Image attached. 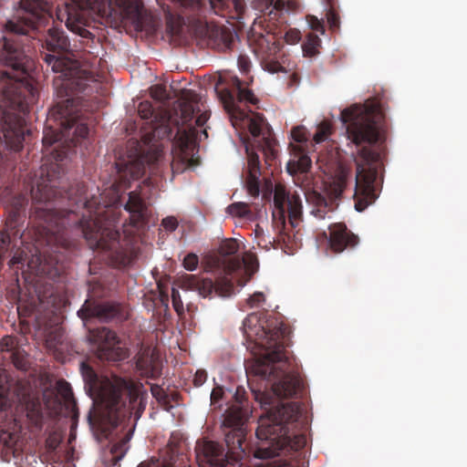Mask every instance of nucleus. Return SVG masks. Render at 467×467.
I'll return each instance as SVG.
<instances>
[{"label":"nucleus","instance_id":"nucleus-1","mask_svg":"<svg viewBox=\"0 0 467 467\" xmlns=\"http://www.w3.org/2000/svg\"><path fill=\"white\" fill-rule=\"evenodd\" d=\"M45 44L47 50L55 54L44 53L42 59L58 75L53 80L57 100L47 115L43 145L47 148L70 140L76 146L88 137L90 115L99 108L79 94H88L93 89L91 84L97 85V81L78 60L65 55L70 50V43L62 29L49 28Z\"/></svg>","mask_w":467,"mask_h":467},{"label":"nucleus","instance_id":"nucleus-2","mask_svg":"<svg viewBox=\"0 0 467 467\" xmlns=\"http://www.w3.org/2000/svg\"><path fill=\"white\" fill-rule=\"evenodd\" d=\"M244 331L246 337L262 349V353L246 364V373L271 381L277 398H293L301 388V379L298 365L285 350L289 327L277 318L259 312L247 316Z\"/></svg>","mask_w":467,"mask_h":467},{"label":"nucleus","instance_id":"nucleus-3","mask_svg":"<svg viewBox=\"0 0 467 467\" xmlns=\"http://www.w3.org/2000/svg\"><path fill=\"white\" fill-rule=\"evenodd\" d=\"M233 88L236 89V96L228 88L217 91L223 107L234 127H247L253 140L246 143L245 151L248 160V172L261 173L260 161L254 148L263 151L266 158L275 157V140L271 137L268 130H264L265 119L261 114L252 110L246 111L240 107V103L256 105L257 98L252 90L243 87L238 78L233 79Z\"/></svg>","mask_w":467,"mask_h":467},{"label":"nucleus","instance_id":"nucleus-4","mask_svg":"<svg viewBox=\"0 0 467 467\" xmlns=\"http://www.w3.org/2000/svg\"><path fill=\"white\" fill-rule=\"evenodd\" d=\"M303 410L297 402L277 405L259 419L256 437L260 441L254 457L262 460L275 458L285 447L298 451L306 446V437L297 433Z\"/></svg>","mask_w":467,"mask_h":467},{"label":"nucleus","instance_id":"nucleus-5","mask_svg":"<svg viewBox=\"0 0 467 467\" xmlns=\"http://www.w3.org/2000/svg\"><path fill=\"white\" fill-rule=\"evenodd\" d=\"M81 373L90 388H98V396L102 407L113 424L119 417L134 415L135 422L146 409L148 393L143 385L132 379L112 376L99 380L96 371L86 363H81Z\"/></svg>","mask_w":467,"mask_h":467},{"label":"nucleus","instance_id":"nucleus-6","mask_svg":"<svg viewBox=\"0 0 467 467\" xmlns=\"http://www.w3.org/2000/svg\"><path fill=\"white\" fill-rule=\"evenodd\" d=\"M19 412L25 414L31 426L42 429V404L31 385L25 381L7 382V386L0 384V441L6 447L17 441L21 429Z\"/></svg>","mask_w":467,"mask_h":467},{"label":"nucleus","instance_id":"nucleus-7","mask_svg":"<svg viewBox=\"0 0 467 467\" xmlns=\"http://www.w3.org/2000/svg\"><path fill=\"white\" fill-rule=\"evenodd\" d=\"M69 145L56 148L52 151L55 165L47 170V179L37 182L36 188L32 190V198L35 202L33 215L41 223L40 225L51 234H59L69 223V216L75 214L72 211L57 210L51 205V202L58 198L73 200L74 189L62 192L57 185L56 179L63 172L58 162L63 161L67 156Z\"/></svg>","mask_w":467,"mask_h":467},{"label":"nucleus","instance_id":"nucleus-8","mask_svg":"<svg viewBox=\"0 0 467 467\" xmlns=\"http://www.w3.org/2000/svg\"><path fill=\"white\" fill-rule=\"evenodd\" d=\"M296 160H290L287 162L286 170L294 177L296 184L304 189L306 200L312 206L311 213L318 218L324 219L328 213L333 212L337 207L338 201L348 183V172L344 169H339L337 173L324 183L326 195L316 190L306 189L309 185L307 172L312 166L310 157L298 149Z\"/></svg>","mask_w":467,"mask_h":467},{"label":"nucleus","instance_id":"nucleus-9","mask_svg":"<svg viewBox=\"0 0 467 467\" xmlns=\"http://www.w3.org/2000/svg\"><path fill=\"white\" fill-rule=\"evenodd\" d=\"M300 38V32L295 28L286 30L283 21L252 26L247 35L249 47L260 61L262 67L272 74L285 71L278 61L282 48L281 40L285 39L287 44L294 45Z\"/></svg>","mask_w":467,"mask_h":467},{"label":"nucleus","instance_id":"nucleus-10","mask_svg":"<svg viewBox=\"0 0 467 467\" xmlns=\"http://www.w3.org/2000/svg\"><path fill=\"white\" fill-rule=\"evenodd\" d=\"M119 218L100 225L97 221L83 224V236L91 249H100L108 254L111 264L118 268L126 267L135 258L130 239H120L116 229Z\"/></svg>","mask_w":467,"mask_h":467},{"label":"nucleus","instance_id":"nucleus-11","mask_svg":"<svg viewBox=\"0 0 467 467\" xmlns=\"http://www.w3.org/2000/svg\"><path fill=\"white\" fill-rule=\"evenodd\" d=\"M356 164L354 206L358 212H363L379 197L377 180L382 168L381 154L369 147H362Z\"/></svg>","mask_w":467,"mask_h":467},{"label":"nucleus","instance_id":"nucleus-12","mask_svg":"<svg viewBox=\"0 0 467 467\" xmlns=\"http://www.w3.org/2000/svg\"><path fill=\"white\" fill-rule=\"evenodd\" d=\"M340 119L347 125L346 132L356 145L375 144L379 139V122L383 114L378 104L353 105L341 111Z\"/></svg>","mask_w":467,"mask_h":467},{"label":"nucleus","instance_id":"nucleus-13","mask_svg":"<svg viewBox=\"0 0 467 467\" xmlns=\"http://www.w3.org/2000/svg\"><path fill=\"white\" fill-rule=\"evenodd\" d=\"M274 203L280 213L278 221L274 214L275 224L279 229L278 242L287 246L296 245V234H291L285 220V211L288 213V224L291 230L296 229L302 217V201L296 192H289L284 187L278 185L275 189Z\"/></svg>","mask_w":467,"mask_h":467},{"label":"nucleus","instance_id":"nucleus-14","mask_svg":"<svg viewBox=\"0 0 467 467\" xmlns=\"http://www.w3.org/2000/svg\"><path fill=\"white\" fill-rule=\"evenodd\" d=\"M162 149L160 145L150 149L146 154L136 152L133 156H129L127 161L116 162L118 178L116 186L118 188H129L130 180H138L144 173L146 166L150 169H155L162 158Z\"/></svg>","mask_w":467,"mask_h":467},{"label":"nucleus","instance_id":"nucleus-15","mask_svg":"<svg viewBox=\"0 0 467 467\" xmlns=\"http://www.w3.org/2000/svg\"><path fill=\"white\" fill-rule=\"evenodd\" d=\"M88 338L101 360L115 362L127 357L126 349L119 346L117 334L108 327L89 329Z\"/></svg>","mask_w":467,"mask_h":467},{"label":"nucleus","instance_id":"nucleus-16","mask_svg":"<svg viewBox=\"0 0 467 467\" xmlns=\"http://www.w3.org/2000/svg\"><path fill=\"white\" fill-rule=\"evenodd\" d=\"M78 316L87 324L92 318L100 322H109L124 317L122 306L116 302L88 298L78 311Z\"/></svg>","mask_w":467,"mask_h":467},{"label":"nucleus","instance_id":"nucleus-17","mask_svg":"<svg viewBox=\"0 0 467 467\" xmlns=\"http://www.w3.org/2000/svg\"><path fill=\"white\" fill-rule=\"evenodd\" d=\"M194 34L208 47L219 51L231 50L234 44V36L230 29L204 23L200 19L194 26Z\"/></svg>","mask_w":467,"mask_h":467},{"label":"nucleus","instance_id":"nucleus-18","mask_svg":"<svg viewBox=\"0 0 467 467\" xmlns=\"http://www.w3.org/2000/svg\"><path fill=\"white\" fill-rule=\"evenodd\" d=\"M218 275L215 282L209 278L201 279L196 275H187L184 277L185 285L190 289L198 291L199 295L203 297L211 296L213 291L219 292L222 296L230 294L234 289L230 275L220 272H218Z\"/></svg>","mask_w":467,"mask_h":467},{"label":"nucleus","instance_id":"nucleus-19","mask_svg":"<svg viewBox=\"0 0 467 467\" xmlns=\"http://www.w3.org/2000/svg\"><path fill=\"white\" fill-rule=\"evenodd\" d=\"M244 413L239 407L231 409L226 415L223 426L229 429L224 433L225 443L230 451L241 450L243 451V442L245 437L244 424Z\"/></svg>","mask_w":467,"mask_h":467},{"label":"nucleus","instance_id":"nucleus-20","mask_svg":"<svg viewBox=\"0 0 467 467\" xmlns=\"http://www.w3.org/2000/svg\"><path fill=\"white\" fill-rule=\"evenodd\" d=\"M11 256L7 262L8 268L16 274L23 270L26 265L31 272H38L42 262L41 254L38 250L29 249V247H16V244H10L7 257Z\"/></svg>","mask_w":467,"mask_h":467},{"label":"nucleus","instance_id":"nucleus-21","mask_svg":"<svg viewBox=\"0 0 467 467\" xmlns=\"http://www.w3.org/2000/svg\"><path fill=\"white\" fill-rule=\"evenodd\" d=\"M239 250V244L235 239H226L219 246V256L213 261V272H220L231 276L236 270L241 268V259L234 256Z\"/></svg>","mask_w":467,"mask_h":467},{"label":"nucleus","instance_id":"nucleus-22","mask_svg":"<svg viewBox=\"0 0 467 467\" xmlns=\"http://www.w3.org/2000/svg\"><path fill=\"white\" fill-rule=\"evenodd\" d=\"M297 3L296 1L284 0H255L254 2V7L264 15V17H260L258 22H254L253 26L257 25L265 26L268 23H275L278 20L277 16H280L281 12L284 10L294 11L297 8Z\"/></svg>","mask_w":467,"mask_h":467},{"label":"nucleus","instance_id":"nucleus-23","mask_svg":"<svg viewBox=\"0 0 467 467\" xmlns=\"http://www.w3.org/2000/svg\"><path fill=\"white\" fill-rule=\"evenodd\" d=\"M328 230L329 248L335 254L342 253L345 249H351L359 242L358 236L348 229L345 223L331 224Z\"/></svg>","mask_w":467,"mask_h":467},{"label":"nucleus","instance_id":"nucleus-24","mask_svg":"<svg viewBox=\"0 0 467 467\" xmlns=\"http://www.w3.org/2000/svg\"><path fill=\"white\" fill-rule=\"evenodd\" d=\"M196 455L202 463L211 467H226L228 463L227 453L218 442L204 441L196 445Z\"/></svg>","mask_w":467,"mask_h":467},{"label":"nucleus","instance_id":"nucleus-25","mask_svg":"<svg viewBox=\"0 0 467 467\" xmlns=\"http://www.w3.org/2000/svg\"><path fill=\"white\" fill-rule=\"evenodd\" d=\"M124 209L130 213V224L136 230L144 226L147 221L148 206L138 191H132L129 193V200L124 205Z\"/></svg>","mask_w":467,"mask_h":467},{"label":"nucleus","instance_id":"nucleus-26","mask_svg":"<svg viewBox=\"0 0 467 467\" xmlns=\"http://www.w3.org/2000/svg\"><path fill=\"white\" fill-rule=\"evenodd\" d=\"M77 192L79 193V201H84V206L88 212V215H82V218L78 220V225L83 233V224L86 222H94L97 221L99 224L105 225L107 223L113 221L118 218L112 209H103L99 206L96 211H91V206L93 204V201H88L86 198L82 199V195L85 192V186L83 184L77 185ZM76 202H78V200H76ZM96 203V202H94Z\"/></svg>","mask_w":467,"mask_h":467},{"label":"nucleus","instance_id":"nucleus-27","mask_svg":"<svg viewBox=\"0 0 467 467\" xmlns=\"http://www.w3.org/2000/svg\"><path fill=\"white\" fill-rule=\"evenodd\" d=\"M60 397L65 402L73 400V392L70 384L64 379L56 382L55 388H47L43 391V400L48 409H58L61 406Z\"/></svg>","mask_w":467,"mask_h":467},{"label":"nucleus","instance_id":"nucleus-28","mask_svg":"<svg viewBox=\"0 0 467 467\" xmlns=\"http://www.w3.org/2000/svg\"><path fill=\"white\" fill-rule=\"evenodd\" d=\"M214 14L230 19H241L244 12V0H210Z\"/></svg>","mask_w":467,"mask_h":467},{"label":"nucleus","instance_id":"nucleus-29","mask_svg":"<svg viewBox=\"0 0 467 467\" xmlns=\"http://www.w3.org/2000/svg\"><path fill=\"white\" fill-rule=\"evenodd\" d=\"M180 120L172 118L170 111L163 112L161 121L152 130V138L158 140H171L179 133Z\"/></svg>","mask_w":467,"mask_h":467},{"label":"nucleus","instance_id":"nucleus-30","mask_svg":"<svg viewBox=\"0 0 467 467\" xmlns=\"http://www.w3.org/2000/svg\"><path fill=\"white\" fill-rule=\"evenodd\" d=\"M136 368L140 375L148 379H157L161 375V368L153 352L149 349L142 351L137 358Z\"/></svg>","mask_w":467,"mask_h":467},{"label":"nucleus","instance_id":"nucleus-31","mask_svg":"<svg viewBox=\"0 0 467 467\" xmlns=\"http://www.w3.org/2000/svg\"><path fill=\"white\" fill-rule=\"evenodd\" d=\"M102 417L113 427H117L119 426V424L121 423H124L126 421H128L127 425H129V421L130 420H132V427L130 429L129 431V433L126 435V437L124 439H122L120 441H119L118 443L114 444L111 448V453L113 455V458L115 459L116 462L121 460L123 458V456L125 455L126 451H127V443L128 441H130V436L136 427V424L135 423V419H134V415H130L128 414L127 416L125 417H119V420L118 421V423L116 424H113V422L110 421V420L109 419V417L106 415L105 411H102ZM138 422V420L136 421Z\"/></svg>","mask_w":467,"mask_h":467},{"label":"nucleus","instance_id":"nucleus-32","mask_svg":"<svg viewBox=\"0 0 467 467\" xmlns=\"http://www.w3.org/2000/svg\"><path fill=\"white\" fill-rule=\"evenodd\" d=\"M36 327L41 332V336L50 346H56L62 341L64 330L58 324L45 322L40 317H37Z\"/></svg>","mask_w":467,"mask_h":467},{"label":"nucleus","instance_id":"nucleus-33","mask_svg":"<svg viewBox=\"0 0 467 467\" xmlns=\"http://www.w3.org/2000/svg\"><path fill=\"white\" fill-rule=\"evenodd\" d=\"M199 100L197 94H191L190 98L180 103L179 112H176V114H180L182 125H187L196 114L201 112Z\"/></svg>","mask_w":467,"mask_h":467},{"label":"nucleus","instance_id":"nucleus-34","mask_svg":"<svg viewBox=\"0 0 467 467\" xmlns=\"http://www.w3.org/2000/svg\"><path fill=\"white\" fill-rule=\"evenodd\" d=\"M24 213L7 210V218L4 228L0 230V237L7 235L11 244L12 238L17 235L19 228L21 224L24 223Z\"/></svg>","mask_w":467,"mask_h":467},{"label":"nucleus","instance_id":"nucleus-35","mask_svg":"<svg viewBox=\"0 0 467 467\" xmlns=\"http://www.w3.org/2000/svg\"><path fill=\"white\" fill-rule=\"evenodd\" d=\"M12 190L9 187H5L0 193V200L4 201L5 198L10 196L6 210L16 211L25 213V208L27 204V199L26 195L19 193L12 195Z\"/></svg>","mask_w":467,"mask_h":467},{"label":"nucleus","instance_id":"nucleus-36","mask_svg":"<svg viewBox=\"0 0 467 467\" xmlns=\"http://www.w3.org/2000/svg\"><path fill=\"white\" fill-rule=\"evenodd\" d=\"M123 9L129 19H130L136 26L140 25L142 5L139 1L124 0Z\"/></svg>","mask_w":467,"mask_h":467},{"label":"nucleus","instance_id":"nucleus-37","mask_svg":"<svg viewBox=\"0 0 467 467\" xmlns=\"http://www.w3.org/2000/svg\"><path fill=\"white\" fill-rule=\"evenodd\" d=\"M226 211L230 215L234 217L245 218L249 220L254 218V213L251 211L249 204L245 202H234L227 207Z\"/></svg>","mask_w":467,"mask_h":467},{"label":"nucleus","instance_id":"nucleus-38","mask_svg":"<svg viewBox=\"0 0 467 467\" xmlns=\"http://www.w3.org/2000/svg\"><path fill=\"white\" fill-rule=\"evenodd\" d=\"M150 391L152 396L157 400L158 403L166 410H170L173 408L172 404H171V399L169 393L164 390L159 385H151Z\"/></svg>","mask_w":467,"mask_h":467},{"label":"nucleus","instance_id":"nucleus-39","mask_svg":"<svg viewBox=\"0 0 467 467\" xmlns=\"http://www.w3.org/2000/svg\"><path fill=\"white\" fill-rule=\"evenodd\" d=\"M321 45V40L317 35L309 33L306 36V40L303 45V51L309 57L315 56L318 52V47Z\"/></svg>","mask_w":467,"mask_h":467},{"label":"nucleus","instance_id":"nucleus-40","mask_svg":"<svg viewBox=\"0 0 467 467\" xmlns=\"http://www.w3.org/2000/svg\"><path fill=\"white\" fill-rule=\"evenodd\" d=\"M261 173H250L248 172L247 178H246V190L247 192L252 197H257L260 193V182H259V176Z\"/></svg>","mask_w":467,"mask_h":467},{"label":"nucleus","instance_id":"nucleus-41","mask_svg":"<svg viewBox=\"0 0 467 467\" xmlns=\"http://www.w3.org/2000/svg\"><path fill=\"white\" fill-rule=\"evenodd\" d=\"M331 134V125L327 121H322L317 129L313 140L318 144L325 141Z\"/></svg>","mask_w":467,"mask_h":467},{"label":"nucleus","instance_id":"nucleus-42","mask_svg":"<svg viewBox=\"0 0 467 467\" xmlns=\"http://www.w3.org/2000/svg\"><path fill=\"white\" fill-rule=\"evenodd\" d=\"M234 400H235V403H234V404H233V405H231V406L226 410V411H225L224 415H226V414H227V412H228L231 409H233V408H234V407H239V408H241V409H242V410L244 411V419H245V418H246V416H247L248 411H247V409H246V408H244V402H245V400H246V398H245V391H244V389L243 388H237L236 392H235V394H234Z\"/></svg>","mask_w":467,"mask_h":467},{"label":"nucleus","instance_id":"nucleus-43","mask_svg":"<svg viewBox=\"0 0 467 467\" xmlns=\"http://www.w3.org/2000/svg\"><path fill=\"white\" fill-rule=\"evenodd\" d=\"M138 113L141 119H150L154 117L156 119L157 117L154 116V110L152 105L149 101H142L138 106Z\"/></svg>","mask_w":467,"mask_h":467},{"label":"nucleus","instance_id":"nucleus-44","mask_svg":"<svg viewBox=\"0 0 467 467\" xmlns=\"http://www.w3.org/2000/svg\"><path fill=\"white\" fill-rule=\"evenodd\" d=\"M10 244L7 235L0 237V272L4 267L5 260L7 258Z\"/></svg>","mask_w":467,"mask_h":467},{"label":"nucleus","instance_id":"nucleus-45","mask_svg":"<svg viewBox=\"0 0 467 467\" xmlns=\"http://www.w3.org/2000/svg\"><path fill=\"white\" fill-rule=\"evenodd\" d=\"M244 265L249 271L254 272L258 268V260L253 254H245L241 259V266Z\"/></svg>","mask_w":467,"mask_h":467},{"label":"nucleus","instance_id":"nucleus-46","mask_svg":"<svg viewBox=\"0 0 467 467\" xmlns=\"http://www.w3.org/2000/svg\"><path fill=\"white\" fill-rule=\"evenodd\" d=\"M171 303L174 310L178 314V316H182L184 312L183 304L180 296V293L178 289L172 288L171 289Z\"/></svg>","mask_w":467,"mask_h":467},{"label":"nucleus","instance_id":"nucleus-47","mask_svg":"<svg viewBox=\"0 0 467 467\" xmlns=\"http://www.w3.org/2000/svg\"><path fill=\"white\" fill-rule=\"evenodd\" d=\"M182 5L192 12V16H201L202 12V2L201 0H182Z\"/></svg>","mask_w":467,"mask_h":467},{"label":"nucleus","instance_id":"nucleus-48","mask_svg":"<svg viewBox=\"0 0 467 467\" xmlns=\"http://www.w3.org/2000/svg\"><path fill=\"white\" fill-rule=\"evenodd\" d=\"M198 264H199V258L198 256L193 254V253H190L188 254L184 259H183V262H182V265H183V267L188 270V271H193L197 268L198 266Z\"/></svg>","mask_w":467,"mask_h":467},{"label":"nucleus","instance_id":"nucleus-49","mask_svg":"<svg viewBox=\"0 0 467 467\" xmlns=\"http://www.w3.org/2000/svg\"><path fill=\"white\" fill-rule=\"evenodd\" d=\"M292 138L296 142H305L307 140V131L304 127L297 126L291 130Z\"/></svg>","mask_w":467,"mask_h":467},{"label":"nucleus","instance_id":"nucleus-50","mask_svg":"<svg viewBox=\"0 0 467 467\" xmlns=\"http://www.w3.org/2000/svg\"><path fill=\"white\" fill-rule=\"evenodd\" d=\"M327 20L330 29L337 30L339 28L340 18L336 11L332 9L328 10V12L327 13Z\"/></svg>","mask_w":467,"mask_h":467},{"label":"nucleus","instance_id":"nucleus-51","mask_svg":"<svg viewBox=\"0 0 467 467\" xmlns=\"http://www.w3.org/2000/svg\"><path fill=\"white\" fill-rule=\"evenodd\" d=\"M306 20L310 28L314 31L320 32L321 34L325 33L324 24L321 20L314 16H307Z\"/></svg>","mask_w":467,"mask_h":467},{"label":"nucleus","instance_id":"nucleus-52","mask_svg":"<svg viewBox=\"0 0 467 467\" xmlns=\"http://www.w3.org/2000/svg\"><path fill=\"white\" fill-rule=\"evenodd\" d=\"M150 96L159 101H162L166 99V88L161 85H155L150 88Z\"/></svg>","mask_w":467,"mask_h":467},{"label":"nucleus","instance_id":"nucleus-53","mask_svg":"<svg viewBox=\"0 0 467 467\" xmlns=\"http://www.w3.org/2000/svg\"><path fill=\"white\" fill-rule=\"evenodd\" d=\"M207 378L208 374L205 369H197L192 379L193 385L195 387H201L207 380Z\"/></svg>","mask_w":467,"mask_h":467},{"label":"nucleus","instance_id":"nucleus-54","mask_svg":"<svg viewBox=\"0 0 467 467\" xmlns=\"http://www.w3.org/2000/svg\"><path fill=\"white\" fill-rule=\"evenodd\" d=\"M263 467H297L296 464L285 460L275 459L263 464Z\"/></svg>","mask_w":467,"mask_h":467},{"label":"nucleus","instance_id":"nucleus-55","mask_svg":"<svg viewBox=\"0 0 467 467\" xmlns=\"http://www.w3.org/2000/svg\"><path fill=\"white\" fill-rule=\"evenodd\" d=\"M265 295L261 292H256L247 299V304L251 307L259 306L265 301Z\"/></svg>","mask_w":467,"mask_h":467},{"label":"nucleus","instance_id":"nucleus-56","mask_svg":"<svg viewBox=\"0 0 467 467\" xmlns=\"http://www.w3.org/2000/svg\"><path fill=\"white\" fill-rule=\"evenodd\" d=\"M238 67L243 73H248L251 67V61L245 55H240L238 57Z\"/></svg>","mask_w":467,"mask_h":467},{"label":"nucleus","instance_id":"nucleus-57","mask_svg":"<svg viewBox=\"0 0 467 467\" xmlns=\"http://www.w3.org/2000/svg\"><path fill=\"white\" fill-rule=\"evenodd\" d=\"M223 396V389L221 386H216L211 392V403L215 405L218 403Z\"/></svg>","mask_w":467,"mask_h":467},{"label":"nucleus","instance_id":"nucleus-58","mask_svg":"<svg viewBox=\"0 0 467 467\" xmlns=\"http://www.w3.org/2000/svg\"><path fill=\"white\" fill-rule=\"evenodd\" d=\"M161 225L165 228V230L172 232L178 226V221L174 217H166L162 220Z\"/></svg>","mask_w":467,"mask_h":467},{"label":"nucleus","instance_id":"nucleus-59","mask_svg":"<svg viewBox=\"0 0 467 467\" xmlns=\"http://www.w3.org/2000/svg\"><path fill=\"white\" fill-rule=\"evenodd\" d=\"M13 344H14V339L12 337H9V336L4 337L0 340V350L1 351L9 350V348H12Z\"/></svg>","mask_w":467,"mask_h":467},{"label":"nucleus","instance_id":"nucleus-60","mask_svg":"<svg viewBox=\"0 0 467 467\" xmlns=\"http://www.w3.org/2000/svg\"><path fill=\"white\" fill-rule=\"evenodd\" d=\"M210 118V113L206 110L200 113L195 119V124L198 127H202Z\"/></svg>","mask_w":467,"mask_h":467},{"label":"nucleus","instance_id":"nucleus-61","mask_svg":"<svg viewBox=\"0 0 467 467\" xmlns=\"http://www.w3.org/2000/svg\"><path fill=\"white\" fill-rule=\"evenodd\" d=\"M12 361L17 368H19V369L26 368V361L24 360L23 358H19L17 354L14 353L12 355Z\"/></svg>","mask_w":467,"mask_h":467},{"label":"nucleus","instance_id":"nucleus-62","mask_svg":"<svg viewBox=\"0 0 467 467\" xmlns=\"http://www.w3.org/2000/svg\"><path fill=\"white\" fill-rule=\"evenodd\" d=\"M137 467H160V462L159 460L152 458L149 461L140 462Z\"/></svg>","mask_w":467,"mask_h":467},{"label":"nucleus","instance_id":"nucleus-63","mask_svg":"<svg viewBox=\"0 0 467 467\" xmlns=\"http://www.w3.org/2000/svg\"><path fill=\"white\" fill-rule=\"evenodd\" d=\"M58 441L55 437H48L47 440V447L49 451H55L58 446Z\"/></svg>","mask_w":467,"mask_h":467},{"label":"nucleus","instance_id":"nucleus-64","mask_svg":"<svg viewBox=\"0 0 467 467\" xmlns=\"http://www.w3.org/2000/svg\"><path fill=\"white\" fill-rule=\"evenodd\" d=\"M78 3L79 8L81 9H88L90 7V1L89 0H76Z\"/></svg>","mask_w":467,"mask_h":467}]
</instances>
